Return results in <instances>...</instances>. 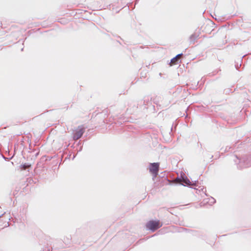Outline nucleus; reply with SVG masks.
Instances as JSON below:
<instances>
[{
    "label": "nucleus",
    "mask_w": 251,
    "mask_h": 251,
    "mask_svg": "<svg viewBox=\"0 0 251 251\" xmlns=\"http://www.w3.org/2000/svg\"><path fill=\"white\" fill-rule=\"evenodd\" d=\"M28 167V166H26V165H22V167H23V169L24 170L26 169Z\"/></svg>",
    "instance_id": "423d86ee"
},
{
    "label": "nucleus",
    "mask_w": 251,
    "mask_h": 251,
    "mask_svg": "<svg viewBox=\"0 0 251 251\" xmlns=\"http://www.w3.org/2000/svg\"><path fill=\"white\" fill-rule=\"evenodd\" d=\"M182 181L188 185H191L192 184L191 182L187 177H183Z\"/></svg>",
    "instance_id": "39448f33"
},
{
    "label": "nucleus",
    "mask_w": 251,
    "mask_h": 251,
    "mask_svg": "<svg viewBox=\"0 0 251 251\" xmlns=\"http://www.w3.org/2000/svg\"><path fill=\"white\" fill-rule=\"evenodd\" d=\"M182 54H177L176 57L172 58L171 60L170 65V66H173L174 65H176L177 63L178 60L180 59L181 57L182 56Z\"/></svg>",
    "instance_id": "20e7f679"
},
{
    "label": "nucleus",
    "mask_w": 251,
    "mask_h": 251,
    "mask_svg": "<svg viewBox=\"0 0 251 251\" xmlns=\"http://www.w3.org/2000/svg\"><path fill=\"white\" fill-rule=\"evenodd\" d=\"M162 226V224L159 220H151L146 224V227L152 231H154Z\"/></svg>",
    "instance_id": "f257e3e1"
},
{
    "label": "nucleus",
    "mask_w": 251,
    "mask_h": 251,
    "mask_svg": "<svg viewBox=\"0 0 251 251\" xmlns=\"http://www.w3.org/2000/svg\"><path fill=\"white\" fill-rule=\"evenodd\" d=\"M84 132V127L82 126H78L74 135V139L76 140L79 139L82 136Z\"/></svg>",
    "instance_id": "7ed1b4c3"
},
{
    "label": "nucleus",
    "mask_w": 251,
    "mask_h": 251,
    "mask_svg": "<svg viewBox=\"0 0 251 251\" xmlns=\"http://www.w3.org/2000/svg\"><path fill=\"white\" fill-rule=\"evenodd\" d=\"M159 168V163H150L149 165L150 172L152 174L153 177H156L158 175Z\"/></svg>",
    "instance_id": "f03ea898"
}]
</instances>
